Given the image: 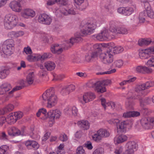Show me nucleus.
<instances>
[{
  "instance_id": "1",
  "label": "nucleus",
  "mask_w": 154,
  "mask_h": 154,
  "mask_svg": "<svg viewBox=\"0 0 154 154\" xmlns=\"http://www.w3.org/2000/svg\"><path fill=\"white\" fill-rule=\"evenodd\" d=\"M154 86V81H150L144 83L137 85L134 89L135 91L137 94L130 98L132 99H138L140 106L143 107L144 106L150 103L151 99L148 97L142 98L141 96L144 94L145 90Z\"/></svg>"
},
{
  "instance_id": "2",
  "label": "nucleus",
  "mask_w": 154,
  "mask_h": 154,
  "mask_svg": "<svg viewBox=\"0 0 154 154\" xmlns=\"http://www.w3.org/2000/svg\"><path fill=\"white\" fill-rule=\"evenodd\" d=\"M98 25L97 23V21L95 20H92L86 23L82 22L81 25V27L83 28L81 30V34L77 32L75 34V38H77L78 40V38H82L81 36L87 35L91 34L95 29L97 26Z\"/></svg>"
},
{
  "instance_id": "3",
  "label": "nucleus",
  "mask_w": 154,
  "mask_h": 154,
  "mask_svg": "<svg viewBox=\"0 0 154 154\" xmlns=\"http://www.w3.org/2000/svg\"><path fill=\"white\" fill-rule=\"evenodd\" d=\"M42 97L43 100L48 101L47 107L48 108H51L57 103L58 98L53 88L46 90L43 94Z\"/></svg>"
},
{
  "instance_id": "4",
  "label": "nucleus",
  "mask_w": 154,
  "mask_h": 154,
  "mask_svg": "<svg viewBox=\"0 0 154 154\" xmlns=\"http://www.w3.org/2000/svg\"><path fill=\"white\" fill-rule=\"evenodd\" d=\"M4 26L7 29H11L17 25L18 18L16 16L11 14L6 15L4 19Z\"/></svg>"
},
{
  "instance_id": "5",
  "label": "nucleus",
  "mask_w": 154,
  "mask_h": 154,
  "mask_svg": "<svg viewBox=\"0 0 154 154\" xmlns=\"http://www.w3.org/2000/svg\"><path fill=\"white\" fill-rule=\"evenodd\" d=\"M110 49H108L106 52L100 53L99 55L101 61L103 63L109 65L113 62L114 58L113 54L110 51Z\"/></svg>"
},
{
  "instance_id": "6",
  "label": "nucleus",
  "mask_w": 154,
  "mask_h": 154,
  "mask_svg": "<svg viewBox=\"0 0 154 154\" xmlns=\"http://www.w3.org/2000/svg\"><path fill=\"white\" fill-rule=\"evenodd\" d=\"M14 41L12 39L6 40L4 42V45L2 48L4 53L7 55H10L14 50Z\"/></svg>"
},
{
  "instance_id": "7",
  "label": "nucleus",
  "mask_w": 154,
  "mask_h": 154,
  "mask_svg": "<svg viewBox=\"0 0 154 154\" xmlns=\"http://www.w3.org/2000/svg\"><path fill=\"white\" fill-rule=\"evenodd\" d=\"M109 135V131L106 130L101 129L93 135L92 138L93 140L98 142L101 139L102 137H108Z\"/></svg>"
},
{
  "instance_id": "8",
  "label": "nucleus",
  "mask_w": 154,
  "mask_h": 154,
  "mask_svg": "<svg viewBox=\"0 0 154 154\" xmlns=\"http://www.w3.org/2000/svg\"><path fill=\"white\" fill-rule=\"evenodd\" d=\"M62 114V112L59 110L56 109L51 110L47 112V115L46 116V118L49 117L50 121L53 123L55 119H59Z\"/></svg>"
},
{
  "instance_id": "9",
  "label": "nucleus",
  "mask_w": 154,
  "mask_h": 154,
  "mask_svg": "<svg viewBox=\"0 0 154 154\" xmlns=\"http://www.w3.org/2000/svg\"><path fill=\"white\" fill-rule=\"evenodd\" d=\"M96 97L94 94L91 92L85 93L80 99V102L83 104L93 100Z\"/></svg>"
},
{
  "instance_id": "10",
  "label": "nucleus",
  "mask_w": 154,
  "mask_h": 154,
  "mask_svg": "<svg viewBox=\"0 0 154 154\" xmlns=\"http://www.w3.org/2000/svg\"><path fill=\"white\" fill-rule=\"evenodd\" d=\"M127 149L123 154H134L135 151L137 150V145L134 141H128L126 144Z\"/></svg>"
},
{
  "instance_id": "11",
  "label": "nucleus",
  "mask_w": 154,
  "mask_h": 154,
  "mask_svg": "<svg viewBox=\"0 0 154 154\" xmlns=\"http://www.w3.org/2000/svg\"><path fill=\"white\" fill-rule=\"evenodd\" d=\"M91 85L90 86L94 88L95 91L98 93H102L106 91V89L105 87L102 85L100 82H90Z\"/></svg>"
},
{
  "instance_id": "12",
  "label": "nucleus",
  "mask_w": 154,
  "mask_h": 154,
  "mask_svg": "<svg viewBox=\"0 0 154 154\" xmlns=\"http://www.w3.org/2000/svg\"><path fill=\"white\" fill-rule=\"evenodd\" d=\"M113 43H110L104 44V47L108 48V49H110L112 53L113 54H118L122 52L123 51V48L119 46L114 47L113 46Z\"/></svg>"
},
{
  "instance_id": "13",
  "label": "nucleus",
  "mask_w": 154,
  "mask_h": 154,
  "mask_svg": "<svg viewBox=\"0 0 154 154\" xmlns=\"http://www.w3.org/2000/svg\"><path fill=\"white\" fill-rule=\"evenodd\" d=\"M38 21L41 23L49 25L51 23L52 19L48 15L46 14H43L39 15L38 18Z\"/></svg>"
},
{
  "instance_id": "14",
  "label": "nucleus",
  "mask_w": 154,
  "mask_h": 154,
  "mask_svg": "<svg viewBox=\"0 0 154 154\" xmlns=\"http://www.w3.org/2000/svg\"><path fill=\"white\" fill-rule=\"evenodd\" d=\"M135 71L137 73L142 74H150L152 72V69L151 68L145 66L141 65L137 66L135 68Z\"/></svg>"
},
{
  "instance_id": "15",
  "label": "nucleus",
  "mask_w": 154,
  "mask_h": 154,
  "mask_svg": "<svg viewBox=\"0 0 154 154\" xmlns=\"http://www.w3.org/2000/svg\"><path fill=\"white\" fill-rule=\"evenodd\" d=\"M12 88L11 85L8 83H5L0 85V94L3 95L6 94Z\"/></svg>"
},
{
  "instance_id": "16",
  "label": "nucleus",
  "mask_w": 154,
  "mask_h": 154,
  "mask_svg": "<svg viewBox=\"0 0 154 154\" xmlns=\"http://www.w3.org/2000/svg\"><path fill=\"white\" fill-rule=\"evenodd\" d=\"M64 49V48L60 46L59 44H55L51 46V50L53 53L59 54L62 52Z\"/></svg>"
},
{
  "instance_id": "17",
  "label": "nucleus",
  "mask_w": 154,
  "mask_h": 154,
  "mask_svg": "<svg viewBox=\"0 0 154 154\" xmlns=\"http://www.w3.org/2000/svg\"><path fill=\"white\" fill-rule=\"evenodd\" d=\"M97 51H91L87 53L85 57V60L88 62H90L97 56Z\"/></svg>"
},
{
  "instance_id": "18",
  "label": "nucleus",
  "mask_w": 154,
  "mask_h": 154,
  "mask_svg": "<svg viewBox=\"0 0 154 154\" xmlns=\"http://www.w3.org/2000/svg\"><path fill=\"white\" fill-rule=\"evenodd\" d=\"M128 120L124 121L119 122L117 125V127L118 131L124 132L126 130V126L129 123Z\"/></svg>"
},
{
  "instance_id": "19",
  "label": "nucleus",
  "mask_w": 154,
  "mask_h": 154,
  "mask_svg": "<svg viewBox=\"0 0 154 154\" xmlns=\"http://www.w3.org/2000/svg\"><path fill=\"white\" fill-rule=\"evenodd\" d=\"M35 15V12L33 10L29 9H25L22 13V16L26 18H28L29 17H33Z\"/></svg>"
},
{
  "instance_id": "20",
  "label": "nucleus",
  "mask_w": 154,
  "mask_h": 154,
  "mask_svg": "<svg viewBox=\"0 0 154 154\" xmlns=\"http://www.w3.org/2000/svg\"><path fill=\"white\" fill-rule=\"evenodd\" d=\"M65 112L67 115H72L75 116H77L78 113V110L75 106L70 108H66L65 110Z\"/></svg>"
},
{
  "instance_id": "21",
  "label": "nucleus",
  "mask_w": 154,
  "mask_h": 154,
  "mask_svg": "<svg viewBox=\"0 0 154 154\" xmlns=\"http://www.w3.org/2000/svg\"><path fill=\"white\" fill-rule=\"evenodd\" d=\"M110 29L111 32L116 34H126L128 33V29L124 27H118L117 28H111Z\"/></svg>"
},
{
  "instance_id": "22",
  "label": "nucleus",
  "mask_w": 154,
  "mask_h": 154,
  "mask_svg": "<svg viewBox=\"0 0 154 154\" xmlns=\"http://www.w3.org/2000/svg\"><path fill=\"white\" fill-rule=\"evenodd\" d=\"M9 6L14 11L19 12L21 11L20 3L16 1L11 2L9 4Z\"/></svg>"
},
{
  "instance_id": "23",
  "label": "nucleus",
  "mask_w": 154,
  "mask_h": 154,
  "mask_svg": "<svg viewBox=\"0 0 154 154\" xmlns=\"http://www.w3.org/2000/svg\"><path fill=\"white\" fill-rule=\"evenodd\" d=\"M150 119L147 118H143L140 121L142 125L146 129H149L151 127Z\"/></svg>"
},
{
  "instance_id": "24",
  "label": "nucleus",
  "mask_w": 154,
  "mask_h": 154,
  "mask_svg": "<svg viewBox=\"0 0 154 154\" xmlns=\"http://www.w3.org/2000/svg\"><path fill=\"white\" fill-rule=\"evenodd\" d=\"M8 134L11 136H17L20 134L19 130L15 127L10 128L8 131Z\"/></svg>"
},
{
  "instance_id": "25",
  "label": "nucleus",
  "mask_w": 154,
  "mask_h": 154,
  "mask_svg": "<svg viewBox=\"0 0 154 154\" xmlns=\"http://www.w3.org/2000/svg\"><path fill=\"white\" fill-rule=\"evenodd\" d=\"M127 137L124 135H121L119 136H116L114 138V142L115 144L120 143L127 140Z\"/></svg>"
},
{
  "instance_id": "26",
  "label": "nucleus",
  "mask_w": 154,
  "mask_h": 154,
  "mask_svg": "<svg viewBox=\"0 0 154 154\" xmlns=\"http://www.w3.org/2000/svg\"><path fill=\"white\" fill-rule=\"evenodd\" d=\"M149 51L147 48L140 50L139 52L140 58L142 59H146L150 56Z\"/></svg>"
},
{
  "instance_id": "27",
  "label": "nucleus",
  "mask_w": 154,
  "mask_h": 154,
  "mask_svg": "<svg viewBox=\"0 0 154 154\" xmlns=\"http://www.w3.org/2000/svg\"><path fill=\"white\" fill-rule=\"evenodd\" d=\"M77 124L84 130H87L89 128V123L86 120L79 121L78 122Z\"/></svg>"
},
{
  "instance_id": "28",
  "label": "nucleus",
  "mask_w": 154,
  "mask_h": 154,
  "mask_svg": "<svg viewBox=\"0 0 154 154\" xmlns=\"http://www.w3.org/2000/svg\"><path fill=\"white\" fill-rule=\"evenodd\" d=\"M35 78V75L34 72L29 73L26 77V83L29 85L32 84L33 83Z\"/></svg>"
},
{
  "instance_id": "29",
  "label": "nucleus",
  "mask_w": 154,
  "mask_h": 154,
  "mask_svg": "<svg viewBox=\"0 0 154 154\" xmlns=\"http://www.w3.org/2000/svg\"><path fill=\"white\" fill-rule=\"evenodd\" d=\"M44 66L48 70L51 71L55 68L56 65L53 62L48 61L44 63Z\"/></svg>"
},
{
  "instance_id": "30",
  "label": "nucleus",
  "mask_w": 154,
  "mask_h": 154,
  "mask_svg": "<svg viewBox=\"0 0 154 154\" xmlns=\"http://www.w3.org/2000/svg\"><path fill=\"white\" fill-rule=\"evenodd\" d=\"M152 43V40L149 38L141 39L138 41V44L141 46L148 45Z\"/></svg>"
},
{
  "instance_id": "31",
  "label": "nucleus",
  "mask_w": 154,
  "mask_h": 154,
  "mask_svg": "<svg viewBox=\"0 0 154 154\" xmlns=\"http://www.w3.org/2000/svg\"><path fill=\"white\" fill-rule=\"evenodd\" d=\"M20 82V84L21 85L17 86L14 88L11 91L8 92V94L9 95L12 96L14 92L17 90H20L24 87V81L23 80L21 81Z\"/></svg>"
},
{
  "instance_id": "32",
  "label": "nucleus",
  "mask_w": 154,
  "mask_h": 154,
  "mask_svg": "<svg viewBox=\"0 0 154 154\" xmlns=\"http://www.w3.org/2000/svg\"><path fill=\"white\" fill-rule=\"evenodd\" d=\"M46 115H47V111L44 108L40 109L36 113V116L38 117H39L40 116H44V117L41 118L43 120H45L47 118H46Z\"/></svg>"
},
{
  "instance_id": "33",
  "label": "nucleus",
  "mask_w": 154,
  "mask_h": 154,
  "mask_svg": "<svg viewBox=\"0 0 154 154\" xmlns=\"http://www.w3.org/2000/svg\"><path fill=\"white\" fill-rule=\"evenodd\" d=\"M24 34V32L22 31L16 32L12 31L10 33V35L12 38H17L19 37L23 36Z\"/></svg>"
},
{
  "instance_id": "34",
  "label": "nucleus",
  "mask_w": 154,
  "mask_h": 154,
  "mask_svg": "<svg viewBox=\"0 0 154 154\" xmlns=\"http://www.w3.org/2000/svg\"><path fill=\"white\" fill-rule=\"evenodd\" d=\"M14 114V113H11L7 116L6 118H5L6 121L8 123L11 124L16 122Z\"/></svg>"
},
{
  "instance_id": "35",
  "label": "nucleus",
  "mask_w": 154,
  "mask_h": 154,
  "mask_svg": "<svg viewBox=\"0 0 154 154\" xmlns=\"http://www.w3.org/2000/svg\"><path fill=\"white\" fill-rule=\"evenodd\" d=\"M75 89V86L73 85H71L66 86H65L63 88V89L68 94H69L70 92L73 91Z\"/></svg>"
},
{
  "instance_id": "36",
  "label": "nucleus",
  "mask_w": 154,
  "mask_h": 154,
  "mask_svg": "<svg viewBox=\"0 0 154 154\" xmlns=\"http://www.w3.org/2000/svg\"><path fill=\"white\" fill-rule=\"evenodd\" d=\"M104 40H107L110 37L109 32L108 29H104L101 32Z\"/></svg>"
},
{
  "instance_id": "37",
  "label": "nucleus",
  "mask_w": 154,
  "mask_h": 154,
  "mask_svg": "<svg viewBox=\"0 0 154 154\" xmlns=\"http://www.w3.org/2000/svg\"><path fill=\"white\" fill-rule=\"evenodd\" d=\"M146 11H144L141 12L139 14V19L140 22H144L145 21V18L147 17Z\"/></svg>"
},
{
  "instance_id": "38",
  "label": "nucleus",
  "mask_w": 154,
  "mask_h": 154,
  "mask_svg": "<svg viewBox=\"0 0 154 154\" xmlns=\"http://www.w3.org/2000/svg\"><path fill=\"white\" fill-rule=\"evenodd\" d=\"M8 146L7 145H2L0 147V154H8Z\"/></svg>"
},
{
  "instance_id": "39",
  "label": "nucleus",
  "mask_w": 154,
  "mask_h": 154,
  "mask_svg": "<svg viewBox=\"0 0 154 154\" xmlns=\"http://www.w3.org/2000/svg\"><path fill=\"white\" fill-rule=\"evenodd\" d=\"M13 113L15 119L16 121L17 120L22 118L23 115V112L21 111H17Z\"/></svg>"
},
{
  "instance_id": "40",
  "label": "nucleus",
  "mask_w": 154,
  "mask_h": 154,
  "mask_svg": "<svg viewBox=\"0 0 154 154\" xmlns=\"http://www.w3.org/2000/svg\"><path fill=\"white\" fill-rule=\"evenodd\" d=\"M123 61L120 59L115 61L113 64L116 67L120 68L123 66Z\"/></svg>"
},
{
  "instance_id": "41",
  "label": "nucleus",
  "mask_w": 154,
  "mask_h": 154,
  "mask_svg": "<svg viewBox=\"0 0 154 154\" xmlns=\"http://www.w3.org/2000/svg\"><path fill=\"white\" fill-rule=\"evenodd\" d=\"M134 9L133 8L130 7H127L125 8V15H129L132 14L134 12Z\"/></svg>"
},
{
  "instance_id": "42",
  "label": "nucleus",
  "mask_w": 154,
  "mask_h": 154,
  "mask_svg": "<svg viewBox=\"0 0 154 154\" xmlns=\"http://www.w3.org/2000/svg\"><path fill=\"white\" fill-rule=\"evenodd\" d=\"M147 66L154 67V56L150 57L146 63Z\"/></svg>"
},
{
  "instance_id": "43",
  "label": "nucleus",
  "mask_w": 154,
  "mask_h": 154,
  "mask_svg": "<svg viewBox=\"0 0 154 154\" xmlns=\"http://www.w3.org/2000/svg\"><path fill=\"white\" fill-rule=\"evenodd\" d=\"M106 11L110 14H112L114 11V8L113 6L111 4H109L105 7Z\"/></svg>"
},
{
  "instance_id": "44",
  "label": "nucleus",
  "mask_w": 154,
  "mask_h": 154,
  "mask_svg": "<svg viewBox=\"0 0 154 154\" xmlns=\"http://www.w3.org/2000/svg\"><path fill=\"white\" fill-rule=\"evenodd\" d=\"M14 106L12 104H9L5 107L4 109L5 113L12 111L14 109Z\"/></svg>"
},
{
  "instance_id": "45",
  "label": "nucleus",
  "mask_w": 154,
  "mask_h": 154,
  "mask_svg": "<svg viewBox=\"0 0 154 154\" xmlns=\"http://www.w3.org/2000/svg\"><path fill=\"white\" fill-rule=\"evenodd\" d=\"M64 77L65 76L63 74H55L54 75V78L53 80H61L64 78Z\"/></svg>"
},
{
  "instance_id": "46",
  "label": "nucleus",
  "mask_w": 154,
  "mask_h": 154,
  "mask_svg": "<svg viewBox=\"0 0 154 154\" xmlns=\"http://www.w3.org/2000/svg\"><path fill=\"white\" fill-rule=\"evenodd\" d=\"M8 70L6 69L0 71V78L3 79L5 78L7 75Z\"/></svg>"
},
{
  "instance_id": "47",
  "label": "nucleus",
  "mask_w": 154,
  "mask_h": 154,
  "mask_svg": "<svg viewBox=\"0 0 154 154\" xmlns=\"http://www.w3.org/2000/svg\"><path fill=\"white\" fill-rule=\"evenodd\" d=\"M116 71V70L115 69H114L111 70L103 72H98L96 73L97 75H102L104 74H111L112 73L115 72Z\"/></svg>"
},
{
  "instance_id": "48",
  "label": "nucleus",
  "mask_w": 154,
  "mask_h": 154,
  "mask_svg": "<svg viewBox=\"0 0 154 154\" xmlns=\"http://www.w3.org/2000/svg\"><path fill=\"white\" fill-rule=\"evenodd\" d=\"M94 38H96L97 40H99L101 41H103L104 40L103 35H102L101 32L98 34L97 35H93Z\"/></svg>"
},
{
  "instance_id": "49",
  "label": "nucleus",
  "mask_w": 154,
  "mask_h": 154,
  "mask_svg": "<svg viewBox=\"0 0 154 154\" xmlns=\"http://www.w3.org/2000/svg\"><path fill=\"white\" fill-rule=\"evenodd\" d=\"M100 82V84L103 86H107L109 85H110L111 83V81L110 80L106 79L103 80L101 81H98Z\"/></svg>"
},
{
  "instance_id": "50",
  "label": "nucleus",
  "mask_w": 154,
  "mask_h": 154,
  "mask_svg": "<svg viewBox=\"0 0 154 154\" xmlns=\"http://www.w3.org/2000/svg\"><path fill=\"white\" fill-rule=\"evenodd\" d=\"M77 154H85V150L82 146H80L76 149Z\"/></svg>"
},
{
  "instance_id": "51",
  "label": "nucleus",
  "mask_w": 154,
  "mask_h": 154,
  "mask_svg": "<svg viewBox=\"0 0 154 154\" xmlns=\"http://www.w3.org/2000/svg\"><path fill=\"white\" fill-rule=\"evenodd\" d=\"M78 40L77 39V38H72L70 39V41L69 42V46L71 47L73 45L74 43L75 42H78L81 41V38H78Z\"/></svg>"
},
{
  "instance_id": "52",
  "label": "nucleus",
  "mask_w": 154,
  "mask_h": 154,
  "mask_svg": "<svg viewBox=\"0 0 154 154\" xmlns=\"http://www.w3.org/2000/svg\"><path fill=\"white\" fill-rule=\"evenodd\" d=\"M147 16L151 18H154V12L151 9L146 11Z\"/></svg>"
},
{
  "instance_id": "53",
  "label": "nucleus",
  "mask_w": 154,
  "mask_h": 154,
  "mask_svg": "<svg viewBox=\"0 0 154 154\" xmlns=\"http://www.w3.org/2000/svg\"><path fill=\"white\" fill-rule=\"evenodd\" d=\"M34 54H29L27 55L26 57V59L29 62H35Z\"/></svg>"
},
{
  "instance_id": "54",
  "label": "nucleus",
  "mask_w": 154,
  "mask_h": 154,
  "mask_svg": "<svg viewBox=\"0 0 154 154\" xmlns=\"http://www.w3.org/2000/svg\"><path fill=\"white\" fill-rule=\"evenodd\" d=\"M134 105V103L132 101L129 100L128 98L127 99L126 102V105L128 107L132 108Z\"/></svg>"
},
{
  "instance_id": "55",
  "label": "nucleus",
  "mask_w": 154,
  "mask_h": 154,
  "mask_svg": "<svg viewBox=\"0 0 154 154\" xmlns=\"http://www.w3.org/2000/svg\"><path fill=\"white\" fill-rule=\"evenodd\" d=\"M100 100L101 101V105L103 106V107H104V109L106 110V109L107 106L106 105V103H108V102H107L105 99L103 98H101Z\"/></svg>"
},
{
  "instance_id": "56",
  "label": "nucleus",
  "mask_w": 154,
  "mask_h": 154,
  "mask_svg": "<svg viewBox=\"0 0 154 154\" xmlns=\"http://www.w3.org/2000/svg\"><path fill=\"white\" fill-rule=\"evenodd\" d=\"M107 105V109H109L110 108L113 109L115 107L116 104L115 103L112 102H108V103H106Z\"/></svg>"
},
{
  "instance_id": "57",
  "label": "nucleus",
  "mask_w": 154,
  "mask_h": 154,
  "mask_svg": "<svg viewBox=\"0 0 154 154\" xmlns=\"http://www.w3.org/2000/svg\"><path fill=\"white\" fill-rule=\"evenodd\" d=\"M23 52L26 54H32V52L30 48L28 46L27 47L24 48Z\"/></svg>"
},
{
  "instance_id": "58",
  "label": "nucleus",
  "mask_w": 154,
  "mask_h": 154,
  "mask_svg": "<svg viewBox=\"0 0 154 154\" xmlns=\"http://www.w3.org/2000/svg\"><path fill=\"white\" fill-rule=\"evenodd\" d=\"M51 56V54L49 53H44L41 55L42 60H45L48 58H50Z\"/></svg>"
},
{
  "instance_id": "59",
  "label": "nucleus",
  "mask_w": 154,
  "mask_h": 154,
  "mask_svg": "<svg viewBox=\"0 0 154 154\" xmlns=\"http://www.w3.org/2000/svg\"><path fill=\"white\" fill-rule=\"evenodd\" d=\"M103 149L102 148H98L95 150L93 154H103Z\"/></svg>"
},
{
  "instance_id": "60",
  "label": "nucleus",
  "mask_w": 154,
  "mask_h": 154,
  "mask_svg": "<svg viewBox=\"0 0 154 154\" xmlns=\"http://www.w3.org/2000/svg\"><path fill=\"white\" fill-rule=\"evenodd\" d=\"M59 139L61 141L64 142L67 140L68 138L66 134H63L60 135Z\"/></svg>"
},
{
  "instance_id": "61",
  "label": "nucleus",
  "mask_w": 154,
  "mask_h": 154,
  "mask_svg": "<svg viewBox=\"0 0 154 154\" xmlns=\"http://www.w3.org/2000/svg\"><path fill=\"white\" fill-rule=\"evenodd\" d=\"M84 145L88 149H91L93 148L91 143L90 141H87Z\"/></svg>"
},
{
  "instance_id": "62",
  "label": "nucleus",
  "mask_w": 154,
  "mask_h": 154,
  "mask_svg": "<svg viewBox=\"0 0 154 154\" xmlns=\"http://www.w3.org/2000/svg\"><path fill=\"white\" fill-rule=\"evenodd\" d=\"M0 139L3 140L8 139V136L5 132H2L0 134Z\"/></svg>"
},
{
  "instance_id": "63",
  "label": "nucleus",
  "mask_w": 154,
  "mask_h": 154,
  "mask_svg": "<svg viewBox=\"0 0 154 154\" xmlns=\"http://www.w3.org/2000/svg\"><path fill=\"white\" fill-rule=\"evenodd\" d=\"M31 146L36 149L39 147V145L38 143L35 141H32Z\"/></svg>"
},
{
  "instance_id": "64",
  "label": "nucleus",
  "mask_w": 154,
  "mask_h": 154,
  "mask_svg": "<svg viewBox=\"0 0 154 154\" xmlns=\"http://www.w3.org/2000/svg\"><path fill=\"white\" fill-rule=\"evenodd\" d=\"M123 117L127 118L131 117V111L126 112L123 113Z\"/></svg>"
}]
</instances>
